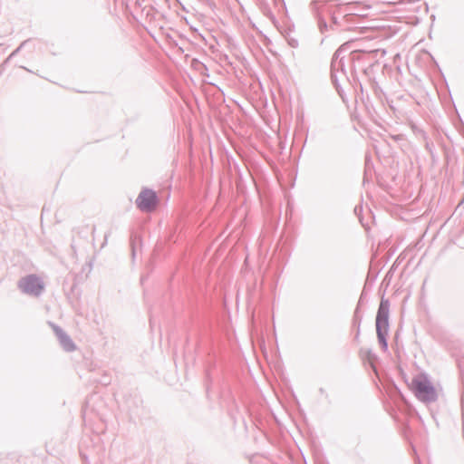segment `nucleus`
I'll use <instances>...</instances> for the list:
<instances>
[{
	"label": "nucleus",
	"mask_w": 464,
	"mask_h": 464,
	"mask_svg": "<svg viewBox=\"0 0 464 464\" xmlns=\"http://www.w3.org/2000/svg\"><path fill=\"white\" fill-rule=\"evenodd\" d=\"M388 328V310L382 303L376 317V330L380 341L386 346L385 334Z\"/></svg>",
	"instance_id": "2"
},
{
	"label": "nucleus",
	"mask_w": 464,
	"mask_h": 464,
	"mask_svg": "<svg viewBox=\"0 0 464 464\" xmlns=\"http://www.w3.org/2000/svg\"><path fill=\"white\" fill-rule=\"evenodd\" d=\"M410 389L418 400L425 403L435 401L438 398L436 387L425 374L413 377Z\"/></svg>",
	"instance_id": "1"
},
{
	"label": "nucleus",
	"mask_w": 464,
	"mask_h": 464,
	"mask_svg": "<svg viewBox=\"0 0 464 464\" xmlns=\"http://www.w3.org/2000/svg\"><path fill=\"white\" fill-rule=\"evenodd\" d=\"M145 201V198H143L142 194H140L137 199L139 208H142V204Z\"/></svg>",
	"instance_id": "5"
},
{
	"label": "nucleus",
	"mask_w": 464,
	"mask_h": 464,
	"mask_svg": "<svg viewBox=\"0 0 464 464\" xmlns=\"http://www.w3.org/2000/svg\"><path fill=\"white\" fill-rule=\"evenodd\" d=\"M20 287L24 292L32 295H39L44 288L39 278L34 276L24 277L20 283Z\"/></svg>",
	"instance_id": "3"
},
{
	"label": "nucleus",
	"mask_w": 464,
	"mask_h": 464,
	"mask_svg": "<svg viewBox=\"0 0 464 464\" xmlns=\"http://www.w3.org/2000/svg\"><path fill=\"white\" fill-rule=\"evenodd\" d=\"M68 348L69 349H73L74 345L71 342H68Z\"/></svg>",
	"instance_id": "6"
},
{
	"label": "nucleus",
	"mask_w": 464,
	"mask_h": 464,
	"mask_svg": "<svg viewBox=\"0 0 464 464\" xmlns=\"http://www.w3.org/2000/svg\"><path fill=\"white\" fill-rule=\"evenodd\" d=\"M160 206V199L154 191L147 190V212H152Z\"/></svg>",
	"instance_id": "4"
}]
</instances>
